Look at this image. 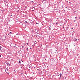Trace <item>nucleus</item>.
<instances>
[{
	"label": "nucleus",
	"instance_id": "38",
	"mask_svg": "<svg viewBox=\"0 0 80 80\" xmlns=\"http://www.w3.org/2000/svg\"><path fill=\"white\" fill-rule=\"evenodd\" d=\"M16 35H18V34L17 33V34H16Z\"/></svg>",
	"mask_w": 80,
	"mask_h": 80
},
{
	"label": "nucleus",
	"instance_id": "61",
	"mask_svg": "<svg viewBox=\"0 0 80 80\" xmlns=\"http://www.w3.org/2000/svg\"><path fill=\"white\" fill-rule=\"evenodd\" d=\"M64 12H65V10H64Z\"/></svg>",
	"mask_w": 80,
	"mask_h": 80
},
{
	"label": "nucleus",
	"instance_id": "58",
	"mask_svg": "<svg viewBox=\"0 0 80 80\" xmlns=\"http://www.w3.org/2000/svg\"><path fill=\"white\" fill-rule=\"evenodd\" d=\"M63 7H63V6L62 7V8H63Z\"/></svg>",
	"mask_w": 80,
	"mask_h": 80
},
{
	"label": "nucleus",
	"instance_id": "18",
	"mask_svg": "<svg viewBox=\"0 0 80 80\" xmlns=\"http://www.w3.org/2000/svg\"><path fill=\"white\" fill-rule=\"evenodd\" d=\"M25 23H28V22H27V21H25Z\"/></svg>",
	"mask_w": 80,
	"mask_h": 80
},
{
	"label": "nucleus",
	"instance_id": "28",
	"mask_svg": "<svg viewBox=\"0 0 80 80\" xmlns=\"http://www.w3.org/2000/svg\"><path fill=\"white\" fill-rule=\"evenodd\" d=\"M38 38H40V36L38 35Z\"/></svg>",
	"mask_w": 80,
	"mask_h": 80
},
{
	"label": "nucleus",
	"instance_id": "37",
	"mask_svg": "<svg viewBox=\"0 0 80 80\" xmlns=\"http://www.w3.org/2000/svg\"><path fill=\"white\" fill-rule=\"evenodd\" d=\"M72 30H73V28H72Z\"/></svg>",
	"mask_w": 80,
	"mask_h": 80
},
{
	"label": "nucleus",
	"instance_id": "10",
	"mask_svg": "<svg viewBox=\"0 0 80 80\" xmlns=\"http://www.w3.org/2000/svg\"><path fill=\"white\" fill-rule=\"evenodd\" d=\"M59 75L60 76V77L61 78V77H62V73H60L59 74Z\"/></svg>",
	"mask_w": 80,
	"mask_h": 80
},
{
	"label": "nucleus",
	"instance_id": "51",
	"mask_svg": "<svg viewBox=\"0 0 80 80\" xmlns=\"http://www.w3.org/2000/svg\"><path fill=\"white\" fill-rule=\"evenodd\" d=\"M65 21H66V22H67V20H65Z\"/></svg>",
	"mask_w": 80,
	"mask_h": 80
},
{
	"label": "nucleus",
	"instance_id": "55",
	"mask_svg": "<svg viewBox=\"0 0 80 80\" xmlns=\"http://www.w3.org/2000/svg\"><path fill=\"white\" fill-rule=\"evenodd\" d=\"M57 50H56V52H57Z\"/></svg>",
	"mask_w": 80,
	"mask_h": 80
},
{
	"label": "nucleus",
	"instance_id": "14",
	"mask_svg": "<svg viewBox=\"0 0 80 80\" xmlns=\"http://www.w3.org/2000/svg\"><path fill=\"white\" fill-rule=\"evenodd\" d=\"M19 62L18 63H20V64H21V61H20V59H19Z\"/></svg>",
	"mask_w": 80,
	"mask_h": 80
},
{
	"label": "nucleus",
	"instance_id": "47",
	"mask_svg": "<svg viewBox=\"0 0 80 80\" xmlns=\"http://www.w3.org/2000/svg\"><path fill=\"white\" fill-rule=\"evenodd\" d=\"M38 30H37V32H38Z\"/></svg>",
	"mask_w": 80,
	"mask_h": 80
},
{
	"label": "nucleus",
	"instance_id": "39",
	"mask_svg": "<svg viewBox=\"0 0 80 80\" xmlns=\"http://www.w3.org/2000/svg\"><path fill=\"white\" fill-rule=\"evenodd\" d=\"M65 8H67V7H65Z\"/></svg>",
	"mask_w": 80,
	"mask_h": 80
},
{
	"label": "nucleus",
	"instance_id": "7",
	"mask_svg": "<svg viewBox=\"0 0 80 80\" xmlns=\"http://www.w3.org/2000/svg\"><path fill=\"white\" fill-rule=\"evenodd\" d=\"M31 32H32V33H35V31L33 30H32L31 31Z\"/></svg>",
	"mask_w": 80,
	"mask_h": 80
},
{
	"label": "nucleus",
	"instance_id": "57",
	"mask_svg": "<svg viewBox=\"0 0 80 80\" xmlns=\"http://www.w3.org/2000/svg\"><path fill=\"white\" fill-rule=\"evenodd\" d=\"M78 54L77 55V56H78Z\"/></svg>",
	"mask_w": 80,
	"mask_h": 80
},
{
	"label": "nucleus",
	"instance_id": "13",
	"mask_svg": "<svg viewBox=\"0 0 80 80\" xmlns=\"http://www.w3.org/2000/svg\"><path fill=\"white\" fill-rule=\"evenodd\" d=\"M9 16H10V17H11V16H12V14L10 13L9 14Z\"/></svg>",
	"mask_w": 80,
	"mask_h": 80
},
{
	"label": "nucleus",
	"instance_id": "34",
	"mask_svg": "<svg viewBox=\"0 0 80 80\" xmlns=\"http://www.w3.org/2000/svg\"><path fill=\"white\" fill-rule=\"evenodd\" d=\"M4 11V10H2V12H3Z\"/></svg>",
	"mask_w": 80,
	"mask_h": 80
},
{
	"label": "nucleus",
	"instance_id": "4",
	"mask_svg": "<svg viewBox=\"0 0 80 80\" xmlns=\"http://www.w3.org/2000/svg\"><path fill=\"white\" fill-rule=\"evenodd\" d=\"M62 79H65V80H66L67 79V76H62L61 78Z\"/></svg>",
	"mask_w": 80,
	"mask_h": 80
},
{
	"label": "nucleus",
	"instance_id": "40",
	"mask_svg": "<svg viewBox=\"0 0 80 80\" xmlns=\"http://www.w3.org/2000/svg\"><path fill=\"white\" fill-rule=\"evenodd\" d=\"M21 75H23V73H21Z\"/></svg>",
	"mask_w": 80,
	"mask_h": 80
},
{
	"label": "nucleus",
	"instance_id": "32",
	"mask_svg": "<svg viewBox=\"0 0 80 80\" xmlns=\"http://www.w3.org/2000/svg\"><path fill=\"white\" fill-rule=\"evenodd\" d=\"M36 25H38V23L37 22V23H36Z\"/></svg>",
	"mask_w": 80,
	"mask_h": 80
},
{
	"label": "nucleus",
	"instance_id": "63",
	"mask_svg": "<svg viewBox=\"0 0 80 80\" xmlns=\"http://www.w3.org/2000/svg\"><path fill=\"white\" fill-rule=\"evenodd\" d=\"M22 62H23V61H22Z\"/></svg>",
	"mask_w": 80,
	"mask_h": 80
},
{
	"label": "nucleus",
	"instance_id": "29",
	"mask_svg": "<svg viewBox=\"0 0 80 80\" xmlns=\"http://www.w3.org/2000/svg\"><path fill=\"white\" fill-rule=\"evenodd\" d=\"M6 73H8V74H9V72H6Z\"/></svg>",
	"mask_w": 80,
	"mask_h": 80
},
{
	"label": "nucleus",
	"instance_id": "22",
	"mask_svg": "<svg viewBox=\"0 0 80 80\" xmlns=\"http://www.w3.org/2000/svg\"><path fill=\"white\" fill-rule=\"evenodd\" d=\"M35 44H36L37 43V41H35V42L34 43Z\"/></svg>",
	"mask_w": 80,
	"mask_h": 80
},
{
	"label": "nucleus",
	"instance_id": "11",
	"mask_svg": "<svg viewBox=\"0 0 80 80\" xmlns=\"http://www.w3.org/2000/svg\"><path fill=\"white\" fill-rule=\"evenodd\" d=\"M5 5H6V6H7V7H8V4L7 3V2H6V3H5Z\"/></svg>",
	"mask_w": 80,
	"mask_h": 80
},
{
	"label": "nucleus",
	"instance_id": "3",
	"mask_svg": "<svg viewBox=\"0 0 80 80\" xmlns=\"http://www.w3.org/2000/svg\"><path fill=\"white\" fill-rule=\"evenodd\" d=\"M52 36H51V37L50 36H48V40H49V41H51V40H52Z\"/></svg>",
	"mask_w": 80,
	"mask_h": 80
},
{
	"label": "nucleus",
	"instance_id": "24",
	"mask_svg": "<svg viewBox=\"0 0 80 80\" xmlns=\"http://www.w3.org/2000/svg\"><path fill=\"white\" fill-rule=\"evenodd\" d=\"M45 1H46V0H42V2H45Z\"/></svg>",
	"mask_w": 80,
	"mask_h": 80
},
{
	"label": "nucleus",
	"instance_id": "50",
	"mask_svg": "<svg viewBox=\"0 0 80 80\" xmlns=\"http://www.w3.org/2000/svg\"><path fill=\"white\" fill-rule=\"evenodd\" d=\"M27 45H28V43H27Z\"/></svg>",
	"mask_w": 80,
	"mask_h": 80
},
{
	"label": "nucleus",
	"instance_id": "30",
	"mask_svg": "<svg viewBox=\"0 0 80 80\" xmlns=\"http://www.w3.org/2000/svg\"><path fill=\"white\" fill-rule=\"evenodd\" d=\"M37 33L38 35L39 34V33H38V32H37Z\"/></svg>",
	"mask_w": 80,
	"mask_h": 80
},
{
	"label": "nucleus",
	"instance_id": "60",
	"mask_svg": "<svg viewBox=\"0 0 80 80\" xmlns=\"http://www.w3.org/2000/svg\"><path fill=\"white\" fill-rule=\"evenodd\" d=\"M68 10H69L70 9H68Z\"/></svg>",
	"mask_w": 80,
	"mask_h": 80
},
{
	"label": "nucleus",
	"instance_id": "59",
	"mask_svg": "<svg viewBox=\"0 0 80 80\" xmlns=\"http://www.w3.org/2000/svg\"><path fill=\"white\" fill-rule=\"evenodd\" d=\"M14 71H15V69H14Z\"/></svg>",
	"mask_w": 80,
	"mask_h": 80
},
{
	"label": "nucleus",
	"instance_id": "42",
	"mask_svg": "<svg viewBox=\"0 0 80 80\" xmlns=\"http://www.w3.org/2000/svg\"><path fill=\"white\" fill-rule=\"evenodd\" d=\"M35 31H36L37 30V29H35Z\"/></svg>",
	"mask_w": 80,
	"mask_h": 80
},
{
	"label": "nucleus",
	"instance_id": "46",
	"mask_svg": "<svg viewBox=\"0 0 80 80\" xmlns=\"http://www.w3.org/2000/svg\"><path fill=\"white\" fill-rule=\"evenodd\" d=\"M74 12H76V11H74Z\"/></svg>",
	"mask_w": 80,
	"mask_h": 80
},
{
	"label": "nucleus",
	"instance_id": "2",
	"mask_svg": "<svg viewBox=\"0 0 80 80\" xmlns=\"http://www.w3.org/2000/svg\"><path fill=\"white\" fill-rule=\"evenodd\" d=\"M15 10L16 12H17V13H18L19 12V10H20V9L19 8H15Z\"/></svg>",
	"mask_w": 80,
	"mask_h": 80
},
{
	"label": "nucleus",
	"instance_id": "35",
	"mask_svg": "<svg viewBox=\"0 0 80 80\" xmlns=\"http://www.w3.org/2000/svg\"><path fill=\"white\" fill-rule=\"evenodd\" d=\"M75 32L74 31H73V33H75Z\"/></svg>",
	"mask_w": 80,
	"mask_h": 80
},
{
	"label": "nucleus",
	"instance_id": "43",
	"mask_svg": "<svg viewBox=\"0 0 80 80\" xmlns=\"http://www.w3.org/2000/svg\"><path fill=\"white\" fill-rule=\"evenodd\" d=\"M8 21H10V20H9V19H8Z\"/></svg>",
	"mask_w": 80,
	"mask_h": 80
},
{
	"label": "nucleus",
	"instance_id": "48",
	"mask_svg": "<svg viewBox=\"0 0 80 80\" xmlns=\"http://www.w3.org/2000/svg\"><path fill=\"white\" fill-rule=\"evenodd\" d=\"M75 18H77V17H75Z\"/></svg>",
	"mask_w": 80,
	"mask_h": 80
},
{
	"label": "nucleus",
	"instance_id": "31",
	"mask_svg": "<svg viewBox=\"0 0 80 80\" xmlns=\"http://www.w3.org/2000/svg\"><path fill=\"white\" fill-rule=\"evenodd\" d=\"M50 30H51V28H49V29Z\"/></svg>",
	"mask_w": 80,
	"mask_h": 80
},
{
	"label": "nucleus",
	"instance_id": "41",
	"mask_svg": "<svg viewBox=\"0 0 80 80\" xmlns=\"http://www.w3.org/2000/svg\"><path fill=\"white\" fill-rule=\"evenodd\" d=\"M15 73H17V71H15Z\"/></svg>",
	"mask_w": 80,
	"mask_h": 80
},
{
	"label": "nucleus",
	"instance_id": "16",
	"mask_svg": "<svg viewBox=\"0 0 80 80\" xmlns=\"http://www.w3.org/2000/svg\"><path fill=\"white\" fill-rule=\"evenodd\" d=\"M33 58L35 59H36V57H35V56H34V55H33Z\"/></svg>",
	"mask_w": 80,
	"mask_h": 80
},
{
	"label": "nucleus",
	"instance_id": "15",
	"mask_svg": "<svg viewBox=\"0 0 80 80\" xmlns=\"http://www.w3.org/2000/svg\"><path fill=\"white\" fill-rule=\"evenodd\" d=\"M17 46H18V45H16V46H14V47H16V48H18V47H17Z\"/></svg>",
	"mask_w": 80,
	"mask_h": 80
},
{
	"label": "nucleus",
	"instance_id": "45",
	"mask_svg": "<svg viewBox=\"0 0 80 80\" xmlns=\"http://www.w3.org/2000/svg\"><path fill=\"white\" fill-rule=\"evenodd\" d=\"M76 22V20H74V22Z\"/></svg>",
	"mask_w": 80,
	"mask_h": 80
},
{
	"label": "nucleus",
	"instance_id": "56",
	"mask_svg": "<svg viewBox=\"0 0 80 80\" xmlns=\"http://www.w3.org/2000/svg\"><path fill=\"white\" fill-rule=\"evenodd\" d=\"M23 51H25V49H23Z\"/></svg>",
	"mask_w": 80,
	"mask_h": 80
},
{
	"label": "nucleus",
	"instance_id": "62",
	"mask_svg": "<svg viewBox=\"0 0 80 80\" xmlns=\"http://www.w3.org/2000/svg\"><path fill=\"white\" fill-rule=\"evenodd\" d=\"M77 25L76 24V26H77Z\"/></svg>",
	"mask_w": 80,
	"mask_h": 80
},
{
	"label": "nucleus",
	"instance_id": "20",
	"mask_svg": "<svg viewBox=\"0 0 80 80\" xmlns=\"http://www.w3.org/2000/svg\"><path fill=\"white\" fill-rule=\"evenodd\" d=\"M48 45H46V47L47 48H48Z\"/></svg>",
	"mask_w": 80,
	"mask_h": 80
},
{
	"label": "nucleus",
	"instance_id": "49",
	"mask_svg": "<svg viewBox=\"0 0 80 80\" xmlns=\"http://www.w3.org/2000/svg\"><path fill=\"white\" fill-rule=\"evenodd\" d=\"M63 28H65V27H64V26H63Z\"/></svg>",
	"mask_w": 80,
	"mask_h": 80
},
{
	"label": "nucleus",
	"instance_id": "44",
	"mask_svg": "<svg viewBox=\"0 0 80 80\" xmlns=\"http://www.w3.org/2000/svg\"><path fill=\"white\" fill-rule=\"evenodd\" d=\"M2 57V56L1 55H0V57Z\"/></svg>",
	"mask_w": 80,
	"mask_h": 80
},
{
	"label": "nucleus",
	"instance_id": "25",
	"mask_svg": "<svg viewBox=\"0 0 80 80\" xmlns=\"http://www.w3.org/2000/svg\"><path fill=\"white\" fill-rule=\"evenodd\" d=\"M22 48H24V47L23 46H22Z\"/></svg>",
	"mask_w": 80,
	"mask_h": 80
},
{
	"label": "nucleus",
	"instance_id": "27",
	"mask_svg": "<svg viewBox=\"0 0 80 80\" xmlns=\"http://www.w3.org/2000/svg\"><path fill=\"white\" fill-rule=\"evenodd\" d=\"M8 35H9L10 36V34L9 33H8Z\"/></svg>",
	"mask_w": 80,
	"mask_h": 80
},
{
	"label": "nucleus",
	"instance_id": "54",
	"mask_svg": "<svg viewBox=\"0 0 80 80\" xmlns=\"http://www.w3.org/2000/svg\"><path fill=\"white\" fill-rule=\"evenodd\" d=\"M51 22H52V21H51Z\"/></svg>",
	"mask_w": 80,
	"mask_h": 80
},
{
	"label": "nucleus",
	"instance_id": "9",
	"mask_svg": "<svg viewBox=\"0 0 80 80\" xmlns=\"http://www.w3.org/2000/svg\"><path fill=\"white\" fill-rule=\"evenodd\" d=\"M74 42H77V38H74Z\"/></svg>",
	"mask_w": 80,
	"mask_h": 80
},
{
	"label": "nucleus",
	"instance_id": "17",
	"mask_svg": "<svg viewBox=\"0 0 80 80\" xmlns=\"http://www.w3.org/2000/svg\"><path fill=\"white\" fill-rule=\"evenodd\" d=\"M23 23L21 22L20 25H23Z\"/></svg>",
	"mask_w": 80,
	"mask_h": 80
},
{
	"label": "nucleus",
	"instance_id": "12",
	"mask_svg": "<svg viewBox=\"0 0 80 80\" xmlns=\"http://www.w3.org/2000/svg\"><path fill=\"white\" fill-rule=\"evenodd\" d=\"M11 34H12H12H13V33H12V32H9V35H10V36H11Z\"/></svg>",
	"mask_w": 80,
	"mask_h": 80
},
{
	"label": "nucleus",
	"instance_id": "52",
	"mask_svg": "<svg viewBox=\"0 0 80 80\" xmlns=\"http://www.w3.org/2000/svg\"><path fill=\"white\" fill-rule=\"evenodd\" d=\"M41 47H42V45L41 44Z\"/></svg>",
	"mask_w": 80,
	"mask_h": 80
},
{
	"label": "nucleus",
	"instance_id": "8",
	"mask_svg": "<svg viewBox=\"0 0 80 80\" xmlns=\"http://www.w3.org/2000/svg\"><path fill=\"white\" fill-rule=\"evenodd\" d=\"M53 76L55 77L54 78H56V77L57 76V74H55L54 75H53Z\"/></svg>",
	"mask_w": 80,
	"mask_h": 80
},
{
	"label": "nucleus",
	"instance_id": "6",
	"mask_svg": "<svg viewBox=\"0 0 80 80\" xmlns=\"http://www.w3.org/2000/svg\"><path fill=\"white\" fill-rule=\"evenodd\" d=\"M6 64H7V65H8V67H10V63H7Z\"/></svg>",
	"mask_w": 80,
	"mask_h": 80
},
{
	"label": "nucleus",
	"instance_id": "21",
	"mask_svg": "<svg viewBox=\"0 0 80 80\" xmlns=\"http://www.w3.org/2000/svg\"><path fill=\"white\" fill-rule=\"evenodd\" d=\"M8 67L6 68L7 71H8Z\"/></svg>",
	"mask_w": 80,
	"mask_h": 80
},
{
	"label": "nucleus",
	"instance_id": "23",
	"mask_svg": "<svg viewBox=\"0 0 80 80\" xmlns=\"http://www.w3.org/2000/svg\"><path fill=\"white\" fill-rule=\"evenodd\" d=\"M28 67H29V68H31V66H30V65L28 66Z\"/></svg>",
	"mask_w": 80,
	"mask_h": 80
},
{
	"label": "nucleus",
	"instance_id": "5",
	"mask_svg": "<svg viewBox=\"0 0 80 80\" xmlns=\"http://www.w3.org/2000/svg\"><path fill=\"white\" fill-rule=\"evenodd\" d=\"M9 54H11V55H13V53H12V52H9Z\"/></svg>",
	"mask_w": 80,
	"mask_h": 80
},
{
	"label": "nucleus",
	"instance_id": "64",
	"mask_svg": "<svg viewBox=\"0 0 80 80\" xmlns=\"http://www.w3.org/2000/svg\"><path fill=\"white\" fill-rule=\"evenodd\" d=\"M72 37H73V36L72 35Z\"/></svg>",
	"mask_w": 80,
	"mask_h": 80
},
{
	"label": "nucleus",
	"instance_id": "53",
	"mask_svg": "<svg viewBox=\"0 0 80 80\" xmlns=\"http://www.w3.org/2000/svg\"><path fill=\"white\" fill-rule=\"evenodd\" d=\"M35 62H37V61H36V60H35Z\"/></svg>",
	"mask_w": 80,
	"mask_h": 80
},
{
	"label": "nucleus",
	"instance_id": "36",
	"mask_svg": "<svg viewBox=\"0 0 80 80\" xmlns=\"http://www.w3.org/2000/svg\"><path fill=\"white\" fill-rule=\"evenodd\" d=\"M7 70H6V69L5 70V72H6Z\"/></svg>",
	"mask_w": 80,
	"mask_h": 80
},
{
	"label": "nucleus",
	"instance_id": "33",
	"mask_svg": "<svg viewBox=\"0 0 80 80\" xmlns=\"http://www.w3.org/2000/svg\"><path fill=\"white\" fill-rule=\"evenodd\" d=\"M56 24V25H58V23H57L56 24Z\"/></svg>",
	"mask_w": 80,
	"mask_h": 80
},
{
	"label": "nucleus",
	"instance_id": "26",
	"mask_svg": "<svg viewBox=\"0 0 80 80\" xmlns=\"http://www.w3.org/2000/svg\"><path fill=\"white\" fill-rule=\"evenodd\" d=\"M27 48V51H28V48Z\"/></svg>",
	"mask_w": 80,
	"mask_h": 80
},
{
	"label": "nucleus",
	"instance_id": "19",
	"mask_svg": "<svg viewBox=\"0 0 80 80\" xmlns=\"http://www.w3.org/2000/svg\"><path fill=\"white\" fill-rule=\"evenodd\" d=\"M2 47L0 46V50H2Z\"/></svg>",
	"mask_w": 80,
	"mask_h": 80
},
{
	"label": "nucleus",
	"instance_id": "1",
	"mask_svg": "<svg viewBox=\"0 0 80 80\" xmlns=\"http://www.w3.org/2000/svg\"><path fill=\"white\" fill-rule=\"evenodd\" d=\"M12 3H8V7L9 8H12Z\"/></svg>",
	"mask_w": 80,
	"mask_h": 80
}]
</instances>
